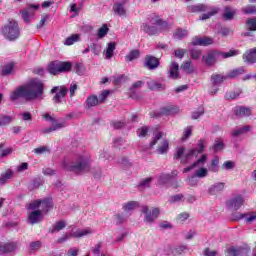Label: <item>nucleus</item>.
Listing matches in <instances>:
<instances>
[{
  "mask_svg": "<svg viewBox=\"0 0 256 256\" xmlns=\"http://www.w3.org/2000/svg\"><path fill=\"white\" fill-rule=\"evenodd\" d=\"M43 97V82L37 79H32L29 82L18 86L10 94V101L17 99H25V101H35Z\"/></svg>",
  "mask_w": 256,
  "mask_h": 256,
  "instance_id": "obj_1",
  "label": "nucleus"
},
{
  "mask_svg": "<svg viewBox=\"0 0 256 256\" xmlns=\"http://www.w3.org/2000/svg\"><path fill=\"white\" fill-rule=\"evenodd\" d=\"M62 167L66 169V171L81 175V173H85V171L91 169V157L87 154H83L78 155L74 161L65 159L62 162Z\"/></svg>",
  "mask_w": 256,
  "mask_h": 256,
  "instance_id": "obj_2",
  "label": "nucleus"
},
{
  "mask_svg": "<svg viewBox=\"0 0 256 256\" xmlns=\"http://www.w3.org/2000/svg\"><path fill=\"white\" fill-rule=\"evenodd\" d=\"M89 235H93V229L91 228H77L76 230H72V232L69 234H65L64 236L57 239L56 243L61 244L65 243V241L69 240V237H74L76 239H81L82 237H87Z\"/></svg>",
  "mask_w": 256,
  "mask_h": 256,
  "instance_id": "obj_3",
  "label": "nucleus"
},
{
  "mask_svg": "<svg viewBox=\"0 0 256 256\" xmlns=\"http://www.w3.org/2000/svg\"><path fill=\"white\" fill-rule=\"evenodd\" d=\"M227 256H249L251 248L247 245L244 246H232L225 251Z\"/></svg>",
  "mask_w": 256,
  "mask_h": 256,
  "instance_id": "obj_4",
  "label": "nucleus"
},
{
  "mask_svg": "<svg viewBox=\"0 0 256 256\" xmlns=\"http://www.w3.org/2000/svg\"><path fill=\"white\" fill-rule=\"evenodd\" d=\"M141 213L144 215V223H154L155 219L159 217V208H153L149 210V206H142Z\"/></svg>",
  "mask_w": 256,
  "mask_h": 256,
  "instance_id": "obj_5",
  "label": "nucleus"
},
{
  "mask_svg": "<svg viewBox=\"0 0 256 256\" xmlns=\"http://www.w3.org/2000/svg\"><path fill=\"white\" fill-rule=\"evenodd\" d=\"M221 57V51L219 50H209L206 55L202 56V61L207 65V67H213L215 63Z\"/></svg>",
  "mask_w": 256,
  "mask_h": 256,
  "instance_id": "obj_6",
  "label": "nucleus"
},
{
  "mask_svg": "<svg viewBox=\"0 0 256 256\" xmlns=\"http://www.w3.org/2000/svg\"><path fill=\"white\" fill-rule=\"evenodd\" d=\"M213 43H215V40L209 36H196L192 38L190 45H192V47H209V45H213Z\"/></svg>",
  "mask_w": 256,
  "mask_h": 256,
  "instance_id": "obj_7",
  "label": "nucleus"
},
{
  "mask_svg": "<svg viewBox=\"0 0 256 256\" xmlns=\"http://www.w3.org/2000/svg\"><path fill=\"white\" fill-rule=\"evenodd\" d=\"M244 203L245 199L243 196L237 195L227 201V207L228 209H232V211H239V209L243 207Z\"/></svg>",
  "mask_w": 256,
  "mask_h": 256,
  "instance_id": "obj_8",
  "label": "nucleus"
},
{
  "mask_svg": "<svg viewBox=\"0 0 256 256\" xmlns=\"http://www.w3.org/2000/svg\"><path fill=\"white\" fill-rule=\"evenodd\" d=\"M39 9V5L37 4H29L28 8L23 9L20 13L22 15V19L26 23H31V19H33L34 11Z\"/></svg>",
  "mask_w": 256,
  "mask_h": 256,
  "instance_id": "obj_9",
  "label": "nucleus"
},
{
  "mask_svg": "<svg viewBox=\"0 0 256 256\" xmlns=\"http://www.w3.org/2000/svg\"><path fill=\"white\" fill-rule=\"evenodd\" d=\"M67 87L65 86H56L51 89V93H56L53 97L54 103H62L61 99H64L67 95Z\"/></svg>",
  "mask_w": 256,
  "mask_h": 256,
  "instance_id": "obj_10",
  "label": "nucleus"
},
{
  "mask_svg": "<svg viewBox=\"0 0 256 256\" xmlns=\"http://www.w3.org/2000/svg\"><path fill=\"white\" fill-rule=\"evenodd\" d=\"M144 67L149 71H155L159 67V59L152 55H146L144 59Z\"/></svg>",
  "mask_w": 256,
  "mask_h": 256,
  "instance_id": "obj_11",
  "label": "nucleus"
},
{
  "mask_svg": "<svg viewBox=\"0 0 256 256\" xmlns=\"http://www.w3.org/2000/svg\"><path fill=\"white\" fill-rule=\"evenodd\" d=\"M242 59L244 63H247L248 65H254V63H256V47L247 50L243 54Z\"/></svg>",
  "mask_w": 256,
  "mask_h": 256,
  "instance_id": "obj_12",
  "label": "nucleus"
},
{
  "mask_svg": "<svg viewBox=\"0 0 256 256\" xmlns=\"http://www.w3.org/2000/svg\"><path fill=\"white\" fill-rule=\"evenodd\" d=\"M115 49H117L116 42L107 43L106 48L103 51L104 58L106 60L113 59V56L115 55Z\"/></svg>",
  "mask_w": 256,
  "mask_h": 256,
  "instance_id": "obj_13",
  "label": "nucleus"
},
{
  "mask_svg": "<svg viewBox=\"0 0 256 256\" xmlns=\"http://www.w3.org/2000/svg\"><path fill=\"white\" fill-rule=\"evenodd\" d=\"M28 221H30L31 225H35L37 223H41L43 221V213L41 210H34L30 212L28 215Z\"/></svg>",
  "mask_w": 256,
  "mask_h": 256,
  "instance_id": "obj_14",
  "label": "nucleus"
},
{
  "mask_svg": "<svg viewBox=\"0 0 256 256\" xmlns=\"http://www.w3.org/2000/svg\"><path fill=\"white\" fill-rule=\"evenodd\" d=\"M17 249V242L0 243V255L13 253Z\"/></svg>",
  "mask_w": 256,
  "mask_h": 256,
  "instance_id": "obj_15",
  "label": "nucleus"
},
{
  "mask_svg": "<svg viewBox=\"0 0 256 256\" xmlns=\"http://www.w3.org/2000/svg\"><path fill=\"white\" fill-rule=\"evenodd\" d=\"M206 162H207V155L204 154L192 165L184 168L183 173H189V171H192V169H195L196 167H203Z\"/></svg>",
  "mask_w": 256,
  "mask_h": 256,
  "instance_id": "obj_16",
  "label": "nucleus"
},
{
  "mask_svg": "<svg viewBox=\"0 0 256 256\" xmlns=\"http://www.w3.org/2000/svg\"><path fill=\"white\" fill-rule=\"evenodd\" d=\"M240 219H245L246 223H253L256 221V212L238 214L234 217V221H240Z\"/></svg>",
  "mask_w": 256,
  "mask_h": 256,
  "instance_id": "obj_17",
  "label": "nucleus"
},
{
  "mask_svg": "<svg viewBox=\"0 0 256 256\" xmlns=\"http://www.w3.org/2000/svg\"><path fill=\"white\" fill-rule=\"evenodd\" d=\"M2 32L3 33H19V24L15 20L9 21V23L4 25Z\"/></svg>",
  "mask_w": 256,
  "mask_h": 256,
  "instance_id": "obj_18",
  "label": "nucleus"
},
{
  "mask_svg": "<svg viewBox=\"0 0 256 256\" xmlns=\"http://www.w3.org/2000/svg\"><path fill=\"white\" fill-rule=\"evenodd\" d=\"M234 114L236 117H250L251 108L245 106H237L234 108Z\"/></svg>",
  "mask_w": 256,
  "mask_h": 256,
  "instance_id": "obj_19",
  "label": "nucleus"
},
{
  "mask_svg": "<svg viewBox=\"0 0 256 256\" xmlns=\"http://www.w3.org/2000/svg\"><path fill=\"white\" fill-rule=\"evenodd\" d=\"M67 227V222L65 220H60L55 222L51 228H49V233H59V231H63Z\"/></svg>",
  "mask_w": 256,
  "mask_h": 256,
  "instance_id": "obj_20",
  "label": "nucleus"
},
{
  "mask_svg": "<svg viewBox=\"0 0 256 256\" xmlns=\"http://www.w3.org/2000/svg\"><path fill=\"white\" fill-rule=\"evenodd\" d=\"M148 89L150 91H163L165 90V84L160 83L159 81L156 80H150L147 82Z\"/></svg>",
  "mask_w": 256,
  "mask_h": 256,
  "instance_id": "obj_21",
  "label": "nucleus"
},
{
  "mask_svg": "<svg viewBox=\"0 0 256 256\" xmlns=\"http://www.w3.org/2000/svg\"><path fill=\"white\" fill-rule=\"evenodd\" d=\"M179 107L175 105H167L161 109V115H177Z\"/></svg>",
  "mask_w": 256,
  "mask_h": 256,
  "instance_id": "obj_22",
  "label": "nucleus"
},
{
  "mask_svg": "<svg viewBox=\"0 0 256 256\" xmlns=\"http://www.w3.org/2000/svg\"><path fill=\"white\" fill-rule=\"evenodd\" d=\"M188 11L190 13H203L209 11V7L205 4L190 5L188 6Z\"/></svg>",
  "mask_w": 256,
  "mask_h": 256,
  "instance_id": "obj_23",
  "label": "nucleus"
},
{
  "mask_svg": "<svg viewBox=\"0 0 256 256\" xmlns=\"http://www.w3.org/2000/svg\"><path fill=\"white\" fill-rule=\"evenodd\" d=\"M99 103V98L96 95H90L85 101V107L86 109H91V107H97Z\"/></svg>",
  "mask_w": 256,
  "mask_h": 256,
  "instance_id": "obj_24",
  "label": "nucleus"
},
{
  "mask_svg": "<svg viewBox=\"0 0 256 256\" xmlns=\"http://www.w3.org/2000/svg\"><path fill=\"white\" fill-rule=\"evenodd\" d=\"M169 77L171 79H179V64L177 62H172L169 67Z\"/></svg>",
  "mask_w": 256,
  "mask_h": 256,
  "instance_id": "obj_25",
  "label": "nucleus"
},
{
  "mask_svg": "<svg viewBox=\"0 0 256 256\" xmlns=\"http://www.w3.org/2000/svg\"><path fill=\"white\" fill-rule=\"evenodd\" d=\"M194 157H197V149H190L181 159V163H184V165H187V163H190V161H193Z\"/></svg>",
  "mask_w": 256,
  "mask_h": 256,
  "instance_id": "obj_26",
  "label": "nucleus"
},
{
  "mask_svg": "<svg viewBox=\"0 0 256 256\" xmlns=\"http://www.w3.org/2000/svg\"><path fill=\"white\" fill-rule=\"evenodd\" d=\"M63 127H67V124L65 122L56 123L54 126L44 128L42 130V133L44 135H47L48 133H53V131H59V129H63Z\"/></svg>",
  "mask_w": 256,
  "mask_h": 256,
  "instance_id": "obj_27",
  "label": "nucleus"
},
{
  "mask_svg": "<svg viewBox=\"0 0 256 256\" xmlns=\"http://www.w3.org/2000/svg\"><path fill=\"white\" fill-rule=\"evenodd\" d=\"M243 73H245V68L238 67V68H235L233 70H230L227 73L226 78L227 79H236V77H239V75H243Z\"/></svg>",
  "mask_w": 256,
  "mask_h": 256,
  "instance_id": "obj_28",
  "label": "nucleus"
},
{
  "mask_svg": "<svg viewBox=\"0 0 256 256\" xmlns=\"http://www.w3.org/2000/svg\"><path fill=\"white\" fill-rule=\"evenodd\" d=\"M13 69H15V63L9 62L8 64L4 65L3 68L0 70V75H2L3 77L11 75V73H13Z\"/></svg>",
  "mask_w": 256,
  "mask_h": 256,
  "instance_id": "obj_29",
  "label": "nucleus"
},
{
  "mask_svg": "<svg viewBox=\"0 0 256 256\" xmlns=\"http://www.w3.org/2000/svg\"><path fill=\"white\" fill-rule=\"evenodd\" d=\"M223 189H225V183L217 182L209 188V192L211 195H217V193H221Z\"/></svg>",
  "mask_w": 256,
  "mask_h": 256,
  "instance_id": "obj_30",
  "label": "nucleus"
},
{
  "mask_svg": "<svg viewBox=\"0 0 256 256\" xmlns=\"http://www.w3.org/2000/svg\"><path fill=\"white\" fill-rule=\"evenodd\" d=\"M249 131H251V126L246 125L244 127L233 130L231 135L232 137H239L240 135H245V133H249Z\"/></svg>",
  "mask_w": 256,
  "mask_h": 256,
  "instance_id": "obj_31",
  "label": "nucleus"
},
{
  "mask_svg": "<svg viewBox=\"0 0 256 256\" xmlns=\"http://www.w3.org/2000/svg\"><path fill=\"white\" fill-rule=\"evenodd\" d=\"M78 41H81V36L79 34H72L71 36L65 39L64 45L66 46L75 45V43H78Z\"/></svg>",
  "mask_w": 256,
  "mask_h": 256,
  "instance_id": "obj_32",
  "label": "nucleus"
},
{
  "mask_svg": "<svg viewBox=\"0 0 256 256\" xmlns=\"http://www.w3.org/2000/svg\"><path fill=\"white\" fill-rule=\"evenodd\" d=\"M51 207H53V202L51 201V199L41 200L40 211L42 213H49V209H51Z\"/></svg>",
  "mask_w": 256,
  "mask_h": 256,
  "instance_id": "obj_33",
  "label": "nucleus"
},
{
  "mask_svg": "<svg viewBox=\"0 0 256 256\" xmlns=\"http://www.w3.org/2000/svg\"><path fill=\"white\" fill-rule=\"evenodd\" d=\"M169 151V141L167 139H163L161 144L157 148V153L159 155H165Z\"/></svg>",
  "mask_w": 256,
  "mask_h": 256,
  "instance_id": "obj_34",
  "label": "nucleus"
},
{
  "mask_svg": "<svg viewBox=\"0 0 256 256\" xmlns=\"http://www.w3.org/2000/svg\"><path fill=\"white\" fill-rule=\"evenodd\" d=\"M180 69L188 74H191L193 73V71H195V68L193 67V62L191 60L183 62L180 66Z\"/></svg>",
  "mask_w": 256,
  "mask_h": 256,
  "instance_id": "obj_35",
  "label": "nucleus"
},
{
  "mask_svg": "<svg viewBox=\"0 0 256 256\" xmlns=\"http://www.w3.org/2000/svg\"><path fill=\"white\" fill-rule=\"evenodd\" d=\"M189 55L193 61H197L201 59V55H203V51L199 48H192L189 50Z\"/></svg>",
  "mask_w": 256,
  "mask_h": 256,
  "instance_id": "obj_36",
  "label": "nucleus"
},
{
  "mask_svg": "<svg viewBox=\"0 0 256 256\" xmlns=\"http://www.w3.org/2000/svg\"><path fill=\"white\" fill-rule=\"evenodd\" d=\"M233 17H235V10H233V8L229 6H226L224 8L223 18L225 19V21H231Z\"/></svg>",
  "mask_w": 256,
  "mask_h": 256,
  "instance_id": "obj_37",
  "label": "nucleus"
},
{
  "mask_svg": "<svg viewBox=\"0 0 256 256\" xmlns=\"http://www.w3.org/2000/svg\"><path fill=\"white\" fill-rule=\"evenodd\" d=\"M152 23L154 25H156L157 27H159L160 29H169V23H167V21H165L159 17H155L152 20Z\"/></svg>",
  "mask_w": 256,
  "mask_h": 256,
  "instance_id": "obj_38",
  "label": "nucleus"
},
{
  "mask_svg": "<svg viewBox=\"0 0 256 256\" xmlns=\"http://www.w3.org/2000/svg\"><path fill=\"white\" fill-rule=\"evenodd\" d=\"M13 177V170L8 169L5 173L1 174L0 176V185H5L9 179Z\"/></svg>",
  "mask_w": 256,
  "mask_h": 256,
  "instance_id": "obj_39",
  "label": "nucleus"
},
{
  "mask_svg": "<svg viewBox=\"0 0 256 256\" xmlns=\"http://www.w3.org/2000/svg\"><path fill=\"white\" fill-rule=\"evenodd\" d=\"M227 79V76H223L221 74H214L211 76V83L212 85H221L223 81Z\"/></svg>",
  "mask_w": 256,
  "mask_h": 256,
  "instance_id": "obj_40",
  "label": "nucleus"
},
{
  "mask_svg": "<svg viewBox=\"0 0 256 256\" xmlns=\"http://www.w3.org/2000/svg\"><path fill=\"white\" fill-rule=\"evenodd\" d=\"M113 11L116 13V15H119L120 17H123L126 13L125 7L121 3L114 4Z\"/></svg>",
  "mask_w": 256,
  "mask_h": 256,
  "instance_id": "obj_41",
  "label": "nucleus"
},
{
  "mask_svg": "<svg viewBox=\"0 0 256 256\" xmlns=\"http://www.w3.org/2000/svg\"><path fill=\"white\" fill-rule=\"evenodd\" d=\"M48 71L51 73V75H58V73H61L60 68H59V62H52L48 66Z\"/></svg>",
  "mask_w": 256,
  "mask_h": 256,
  "instance_id": "obj_42",
  "label": "nucleus"
},
{
  "mask_svg": "<svg viewBox=\"0 0 256 256\" xmlns=\"http://www.w3.org/2000/svg\"><path fill=\"white\" fill-rule=\"evenodd\" d=\"M13 121V117L9 115H0V127H6L10 125Z\"/></svg>",
  "mask_w": 256,
  "mask_h": 256,
  "instance_id": "obj_43",
  "label": "nucleus"
},
{
  "mask_svg": "<svg viewBox=\"0 0 256 256\" xmlns=\"http://www.w3.org/2000/svg\"><path fill=\"white\" fill-rule=\"evenodd\" d=\"M219 13V8H213L210 12L206 14H202L200 17V21H207V19H211L213 15H217Z\"/></svg>",
  "mask_w": 256,
  "mask_h": 256,
  "instance_id": "obj_44",
  "label": "nucleus"
},
{
  "mask_svg": "<svg viewBox=\"0 0 256 256\" xmlns=\"http://www.w3.org/2000/svg\"><path fill=\"white\" fill-rule=\"evenodd\" d=\"M237 55H239V50L231 49L228 52H221L220 57L229 59V57H237Z\"/></svg>",
  "mask_w": 256,
  "mask_h": 256,
  "instance_id": "obj_45",
  "label": "nucleus"
},
{
  "mask_svg": "<svg viewBox=\"0 0 256 256\" xmlns=\"http://www.w3.org/2000/svg\"><path fill=\"white\" fill-rule=\"evenodd\" d=\"M139 207V202L137 201H130L123 205L124 211H133V209H137Z\"/></svg>",
  "mask_w": 256,
  "mask_h": 256,
  "instance_id": "obj_46",
  "label": "nucleus"
},
{
  "mask_svg": "<svg viewBox=\"0 0 256 256\" xmlns=\"http://www.w3.org/2000/svg\"><path fill=\"white\" fill-rule=\"evenodd\" d=\"M60 73H65L71 71L72 64L71 62H58Z\"/></svg>",
  "mask_w": 256,
  "mask_h": 256,
  "instance_id": "obj_47",
  "label": "nucleus"
},
{
  "mask_svg": "<svg viewBox=\"0 0 256 256\" xmlns=\"http://www.w3.org/2000/svg\"><path fill=\"white\" fill-rule=\"evenodd\" d=\"M153 182V178L148 177L143 179L140 183H139V187L141 189H149V187H151V183Z\"/></svg>",
  "mask_w": 256,
  "mask_h": 256,
  "instance_id": "obj_48",
  "label": "nucleus"
},
{
  "mask_svg": "<svg viewBox=\"0 0 256 256\" xmlns=\"http://www.w3.org/2000/svg\"><path fill=\"white\" fill-rule=\"evenodd\" d=\"M242 13L245 15H255L256 14V6L248 5L242 8Z\"/></svg>",
  "mask_w": 256,
  "mask_h": 256,
  "instance_id": "obj_49",
  "label": "nucleus"
},
{
  "mask_svg": "<svg viewBox=\"0 0 256 256\" xmlns=\"http://www.w3.org/2000/svg\"><path fill=\"white\" fill-rule=\"evenodd\" d=\"M193 133V129L191 128V126H188L184 129L183 135L181 137V141H187V139L190 138V136Z\"/></svg>",
  "mask_w": 256,
  "mask_h": 256,
  "instance_id": "obj_50",
  "label": "nucleus"
},
{
  "mask_svg": "<svg viewBox=\"0 0 256 256\" xmlns=\"http://www.w3.org/2000/svg\"><path fill=\"white\" fill-rule=\"evenodd\" d=\"M208 170L207 168L200 167L198 170L195 172V177H199L200 179H203L204 177H207Z\"/></svg>",
  "mask_w": 256,
  "mask_h": 256,
  "instance_id": "obj_51",
  "label": "nucleus"
},
{
  "mask_svg": "<svg viewBox=\"0 0 256 256\" xmlns=\"http://www.w3.org/2000/svg\"><path fill=\"white\" fill-rule=\"evenodd\" d=\"M140 55L139 50H132L127 56L126 59L127 61H134V59H138Z\"/></svg>",
  "mask_w": 256,
  "mask_h": 256,
  "instance_id": "obj_52",
  "label": "nucleus"
},
{
  "mask_svg": "<svg viewBox=\"0 0 256 256\" xmlns=\"http://www.w3.org/2000/svg\"><path fill=\"white\" fill-rule=\"evenodd\" d=\"M4 39L7 41H15L16 39H19V33H4L3 34Z\"/></svg>",
  "mask_w": 256,
  "mask_h": 256,
  "instance_id": "obj_53",
  "label": "nucleus"
},
{
  "mask_svg": "<svg viewBox=\"0 0 256 256\" xmlns=\"http://www.w3.org/2000/svg\"><path fill=\"white\" fill-rule=\"evenodd\" d=\"M210 171H212L213 173H217L219 171V158H215L212 160Z\"/></svg>",
  "mask_w": 256,
  "mask_h": 256,
  "instance_id": "obj_54",
  "label": "nucleus"
},
{
  "mask_svg": "<svg viewBox=\"0 0 256 256\" xmlns=\"http://www.w3.org/2000/svg\"><path fill=\"white\" fill-rule=\"evenodd\" d=\"M246 25L250 31H256V18L248 19Z\"/></svg>",
  "mask_w": 256,
  "mask_h": 256,
  "instance_id": "obj_55",
  "label": "nucleus"
},
{
  "mask_svg": "<svg viewBox=\"0 0 256 256\" xmlns=\"http://www.w3.org/2000/svg\"><path fill=\"white\" fill-rule=\"evenodd\" d=\"M163 137V132H157L154 134L153 141L150 142V149L154 147V145H157V141Z\"/></svg>",
  "mask_w": 256,
  "mask_h": 256,
  "instance_id": "obj_56",
  "label": "nucleus"
},
{
  "mask_svg": "<svg viewBox=\"0 0 256 256\" xmlns=\"http://www.w3.org/2000/svg\"><path fill=\"white\" fill-rule=\"evenodd\" d=\"M183 155H185V147H178L174 155V158L182 160L184 157Z\"/></svg>",
  "mask_w": 256,
  "mask_h": 256,
  "instance_id": "obj_57",
  "label": "nucleus"
},
{
  "mask_svg": "<svg viewBox=\"0 0 256 256\" xmlns=\"http://www.w3.org/2000/svg\"><path fill=\"white\" fill-rule=\"evenodd\" d=\"M222 169H225V171H231V169H235V162L233 161H226L222 165Z\"/></svg>",
  "mask_w": 256,
  "mask_h": 256,
  "instance_id": "obj_58",
  "label": "nucleus"
},
{
  "mask_svg": "<svg viewBox=\"0 0 256 256\" xmlns=\"http://www.w3.org/2000/svg\"><path fill=\"white\" fill-rule=\"evenodd\" d=\"M43 243L41 241H34L30 243V249L32 251H39L41 249Z\"/></svg>",
  "mask_w": 256,
  "mask_h": 256,
  "instance_id": "obj_59",
  "label": "nucleus"
},
{
  "mask_svg": "<svg viewBox=\"0 0 256 256\" xmlns=\"http://www.w3.org/2000/svg\"><path fill=\"white\" fill-rule=\"evenodd\" d=\"M109 90H104L98 97L99 103H105V100L109 97Z\"/></svg>",
  "mask_w": 256,
  "mask_h": 256,
  "instance_id": "obj_60",
  "label": "nucleus"
},
{
  "mask_svg": "<svg viewBox=\"0 0 256 256\" xmlns=\"http://www.w3.org/2000/svg\"><path fill=\"white\" fill-rule=\"evenodd\" d=\"M149 132V127L143 126L142 128H139L137 131L138 137H147V133Z\"/></svg>",
  "mask_w": 256,
  "mask_h": 256,
  "instance_id": "obj_61",
  "label": "nucleus"
},
{
  "mask_svg": "<svg viewBox=\"0 0 256 256\" xmlns=\"http://www.w3.org/2000/svg\"><path fill=\"white\" fill-rule=\"evenodd\" d=\"M212 149L214 151H223V149H225V144L223 143V141H220V142L215 141Z\"/></svg>",
  "mask_w": 256,
  "mask_h": 256,
  "instance_id": "obj_62",
  "label": "nucleus"
},
{
  "mask_svg": "<svg viewBox=\"0 0 256 256\" xmlns=\"http://www.w3.org/2000/svg\"><path fill=\"white\" fill-rule=\"evenodd\" d=\"M183 194H176L174 196H171L169 199L170 203H179L180 201H183Z\"/></svg>",
  "mask_w": 256,
  "mask_h": 256,
  "instance_id": "obj_63",
  "label": "nucleus"
},
{
  "mask_svg": "<svg viewBox=\"0 0 256 256\" xmlns=\"http://www.w3.org/2000/svg\"><path fill=\"white\" fill-rule=\"evenodd\" d=\"M241 95V90H237L235 92H229L226 94L227 99H237Z\"/></svg>",
  "mask_w": 256,
  "mask_h": 256,
  "instance_id": "obj_64",
  "label": "nucleus"
}]
</instances>
